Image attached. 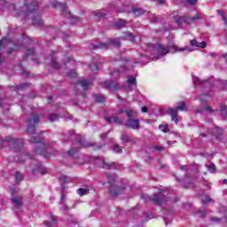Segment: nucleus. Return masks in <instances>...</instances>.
<instances>
[{"label": "nucleus", "instance_id": "nucleus-29", "mask_svg": "<svg viewBox=\"0 0 227 227\" xmlns=\"http://www.w3.org/2000/svg\"><path fill=\"white\" fill-rule=\"evenodd\" d=\"M106 88H110V90H116V82H105Z\"/></svg>", "mask_w": 227, "mask_h": 227}, {"label": "nucleus", "instance_id": "nucleus-34", "mask_svg": "<svg viewBox=\"0 0 227 227\" xmlns=\"http://www.w3.org/2000/svg\"><path fill=\"white\" fill-rule=\"evenodd\" d=\"M103 168L104 169H113V168H116V164L114 162L110 164L107 162H103Z\"/></svg>", "mask_w": 227, "mask_h": 227}, {"label": "nucleus", "instance_id": "nucleus-2", "mask_svg": "<svg viewBox=\"0 0 227 227\" xmlns=\"http://www.w3.org/2000/svg\"><path fill=\"white\" fill-rule=\"evenodd\" d=\"M30 141L31 143H34L35 145V153H37L38 155H43L46 159H49V157H51V155L47 152H49L51 148H54V146H56L55 141L49 142L47 145H45L42 141V137L40 136H32L30 137Z\"/></svg>", "mask_w": 227, "mask_h": 227}, {"label": "nucleus", "instance_id": "nucleus-49", "mask_svg": "<svg viewBox=\"0 0 227 227\" xmlns=\"http://www.w3.org/2000/svg\"><path fill=\"white\" fill-rule=\"evenodd\" d=\"M67 75L69 77H77V72H75V70H71L70 72L67 73Z\"/></svg>", "mask_w": 227, "mask_h": 227}, {"label": "nucleus", "instance_id": "nucleus-6", "mask_svg": "<svg viewBox=\"0 0 227 227\" xmlns=\"http://www.w3.org/2000/svg\"><path fill=\"white\" fill-rule=\"evenodd\" d=\"M178 111H187L185 102L179 103L176 109L168 108L167 111L168 114L171 116V120L176 123V125H178Z\"/></svg>", "mask_w": 227, "mask_h": 227}, {"label": "nucleus", "instance_id": "nucleus-43", "mask_svg": "<svg viewBox=\"0 0 227 227\" xmlns=\"http://www.w3.org/2000/svg\"><path fill=\"white\" fill-rule=\"evenodd\" d=\"M206 168H207L209 172L215 173V165L214 164L206 165Z\"/></svg>", "mask_w": 227, "mask_h": 227}, {"label": "nucleus", "instance_id": "nucleus-53", "mask_svg": "<svg viewBox=\"0 0 227 227\" xmlns=\"http://www.w3.org/2000/svg\"><path fill=\"white\" fill-rule=\"evenodd\" d=\"M110 75H117V76L120 75V70L116 69Z\"/></svg>", "mask_w": 227, "mask_h": 227}, {"label": "nucleus", "instance_id": "nucleus-45", "mask_svg": "<svg viewBox=\"0 0 227 227\" xmlns=\"http://www.w3.org/2000/svg\"><path fill=\"white\" fill-rule=\"evenodd\" d=\"M221 112H222V114L227 118V106H221Z\"/></svg>", "mask_w": 227, "mask_h": 227}, {"label": "nucleus", "instance_id": "nucleus-33", "mask_svg": "<svg viewBox=\"0 0 227 227\" xmlns=\"http://www.w3.org/2000/svg\"><path fill=\"white\" fill-rule=\"evenodd\" d=\"M133 13L135 15H143L145 13V10L141 7H135L133 8Z\"/></svg>", "mask_w": 227, "mask_h": 227}, {"label": "nucleus", "instance_id": "nucleus-55", "mask_svg": "<svg viewBox=\"0 0 227 227\" xmlns=\"http://www.w3.org/2000/svg\"><path fill=\"white\" fill-rule=\"evenodd\" d=\"M102 17H106V14H104V13H98V14H96V19H100Z\"/></svg>", "mask_w": 227, "mask_h": 227}, {"label": "nucleus", "instance_id": "nucleus-22", "mask_svg": "<svg viewBox=\"0 0 227 227\" xmlns=\"http://www.w3.org/2000/svg\"><path fill=\"white\" fill-rule=\"evenodd\" d=\"M67 138L64 139V141H68V139H71V141H74V139H79V136L75 135L74 131H69L66 133Z\"/></svg>", "mask_w": 227, "mask_h": 227}, {"label": "nucleus", "instance_id": "nucleus-5", "mask_svg": "<svg viewBox=\"0 0 227 227\" xmlns=\"http://www.w3.org/2000/svg\"><path fill=\"white\" fill-rule=\"evenodd\" d=\"M193 84L195 86H200V88H206L205 95H212V91H214V85L212 84V81L210 80H200L198 76L192 75Z\"/></svg>", "mask_w": 227, "mask_h": 227}, {"label": "nucleus", "instance_id": "nucleus-7", "mask_svg": "<svg viewBox=\"0 0 227 227\" xmlns=\"http://www.w3.org/2000/svg\"><path fill=\"white\" fill-rule=\"evenodd\" d=\"M123 37L121 38H114V39H110L108 41V43H100L98 45L93 46V50L95 49H101V51H104L106 49H109V47H111V45H114V47H120L121 43L120 41L123 40Z\"/></svg>", "mask_w": 227, "mask_h": 227}, {"label": "nucleus", "instance_id": "nucleus-39", "mask_svg": "<svg viewBox=\"0 0 227 227\" xmlns=\"http://www.w3.org/2000/svg\"><path fill=\"white\" fill-rule=\"evenodd\" d=\"M125 40H129V42H134V35L130 32H126L125 33Z\"/></svg>", "mask_w": 227, "mask_h": 227}, {"label": "nucleus", "instance_id": "nucleus-13", "mask_svg": "<svg viewBox=\"0 0 227 227\" xmlns=\"http://www.w3.org/2000/svg\"><path fill=\"white\" fill-rule=\"evenodd\" d=\"M121 139L125 145H136V140L134 139V137L129 136L126 133L122 134Z\"/></svg>", "mask_w": 227, "mask_h": 227}, {"label": "nucleus", "instance_id": "nucleus-50", "mask_svg": "<svg viewBox=\"0 0 227 227\" xmlns=\"http://www.w3.org/2000/svg\"><path fill=\"white\" fill-rule=\"evenodd\" d=\"M20 45V43H14V44H13V47H14V48L12 49L11 51H8V54H12V52H13L14 50L17 51V49H19Z\"/></svg>", "mask_w": 227, "mask_h": 227}, {"label": "nucleus", "instance_id": "nucleus-40", "mask_svg": "<svg viewBox=\"0 0 227 227\" xmlns=\"http://www.w3.org/2000/svg\"><path fill=\"white\" fill-rule=\"evenodd\" d=\"M28 56H35V50L34 49H30V50L27 51L26 55L24 57V59H27Z\"/></svg>", "mask_w": 227, "mask_h": 227}, {"label": "nucleus", "instance_id": "nucleus-17", "mask_svg": "<svg viewBox=\"0 0 227 227\" xmlns=\"http://www.w3.org/2000/svg\"><path fill=\"white\" fill-rule=\"evenodd\" d=\"M50 217L51 219V222H45L44 224L47 227H55L56 224H58V220L56 219V216H54L52 214H50Z\"/></svg>", "mask_w": 227, "mask_h": 227}, {"label": "nucleus", "instance_id": "nucleus-62", "mask_svg": "<svg viewBox=\"0 0 227 227\" xmlns=\"http://www.w3.org/2000/svg\"><path fill=\"white\" fill-rule=\"evenodd\" d=\"M107 137V135L102 134V135H101V139H104V137Z\"/></svg>", "mask_w": 227, "mask_h": 227}, {"label": "nucleus", "instance_id": "nucleus-1", "mask_svg": "<svg viewBox=\"0 0 227 227\" xmlns=\"http://www.w3.org/2000/svg\"><path fill=\"white\" fill-rule=\"evenodd\" d=\"M122 113H125L128 116V121L125 122V126L128 129H133V130H139V119H133L137 116V111L131 108H121L118 115L114 114L113 117H105V120L108 123H123V119L120 117Z\"/></svg>", "mask_w": 227, "mask_h": 227}, {"label": "nucleus", "instance_id": "nucleus-3", "mask_svg": "<svg viewBox=\"0 0 227 227\" xmlns=\"http://www.w3.org/2000/svg\"><path fill=\"white\" fill-rule=\"evenodd\" d=\"M154 49L156 51V57L153 59V61H157L159 58H164V56H166V54H169V52H184V51H187L188 52L192 51L189 47L178 48L176 44H169L167 46L158 44Z\"/></svg>", "mask_w": 227, "mask_h": 227}, {"label": "nucleus", "instance_id": "nucleus-31", "mask_svg": "<svg viewBox=\"0 0 227 227\" xmlns=\"http://www.w3.org/2000/svg\"><path fill=\"white\" fill-rule=\"evenodd\" d=\"M159 129L161 132L167 133L169 130V125L168 123H162L159 126Z\"/></svg>", "mask_w": 227, "mask_h": 227}, {"label": "nucleus", "instance_id": "nucleus-60", "mask_svg": "<svg viewBox=\"0 0 227 227\" xmlns=\"http://www.w3.org/2000/svg\"><path fill=\"white\" fill-rule=\"evenodd\" d=\"M156 3H159V4H164V0H153Z\"/></svg>", "mask_w": 227, "mask_h": 227}, {"label": "nucleus", "instance_id": "nucleus-44", "mask_svg": "<svg viewBox=\"0 0 227 227\" xmlns=\"http://www.w3.org/2000/svg\"><path fill=\"white\" fill-rule=\"evenodd\" d=\"M95 100H96V102L102 103V102H105L106 98L102 95H98V96H96Z\"/></svg>", "mask_w": 227, "mask_h": 227}, {"label": "nucleus", "instance_id": "nucleus-54", "mask_svg": "<svg viewBox=\"0 0 227 227\" xmlns=\"http://www.w3.org/2000/svg\"><path fill=\"white\" fill-rule=\"evenodd\" d=\"M204 109L205 111H208L209 113H212V107H210L209 106H205Z\"/></svg>", "mask_w": 227, "mask_h": 227}, {"label": "nucleus", "instance_id": "nucleus-24", "mask_svg": "<svg viewBox=\"0 0 227 227\" xmlns=\"http://www.w3.org/2000/svg\"><path fill=\"white\" fill-rule=\"evenodd\" d=\"M93 84V81L91 80H83L80 82V85L83 90H88L89 86H91Z\"/></svg>", "mask_w": 227, "mask_h": 227}, {"label": "nucleus", "instance_id": "nucleus-15", "mask_svg": "<svg viewBox=\"0 0 227 227\" xmlns=\"http://www.w3.org/2000/svg\"><path fill=\"white\" fill-rule=\"evenodd\" d=\"M125 191V187L123 186H118L116 189H110L109 192L111 196H118V194H121Z\"/></svg>", "mask_w": 227, "mask_h": 227}, {"label": "nucleus", "instance_id": "nucleus-18", "mask_svg": "<svg viewBox=\"0 0 227 227\" xmlns=\"http://www.w3.org/2000/svg\"><path fill=\"white\" fill-rule=\"evenodd\" d=\"M190 45H192V47H200V49H205V47H207V43L205 42L198 43V41L196 40H192L190 42Z\"/></svg>", "mask_w": 227, "mask_h": 227}, {"label": "nucleus", "instance_id": "nucleus-14", "mask_svg": "<svg viewBox=\"0 0 227 227\" xmlns=\"http://www.w3.org/2000/svg\"><path fill=\"white\" fill-rule=\"evenodd\" d=\"M128 86L129 87V90L132 91V90H136L137 88V82H136V77L134 76H128Z\"/></svg>", "mask_w": 227, "mask_h": 227}, {"label": "nucleus", "instance_id": "nucleus-59", "mask_svg": "<svg viewBox=\"0 0 227 227\" xmlns=\"http://www.w3.org/2000/svg\"><path fill=\"white\" fill-rule=\"evenodd\" d=\"M142 113H148V108L146 106L142 107Z\"/></svg>", "mask_w": 227, "mask_h": 227}, {"label": "nucleus", "instance_id": "nucleus-32", "mask_svg": "<svg viewBox=\"0 0 227 227\" xmlns=\"http://www.w3.org/2000/svg\"><path fill=\"white\" fill-rule=\"evenodd\" d=\"M53 6L56 8L58 6H60V8H62V12L63 13H67V4H59L58 3L57 1H55V4H53Z\"/></svg>", "mask_w": 227, "mask_h": 227}, {"label": "nucleus", "instance_id": "nucleus-25", "mask_svg": "<svg viewBox=\"0 0 227 227\" xmlns=\"http://www.w3.org/2000/svg\"><path fill=\"white\" fill-rule=\"evenodd\" d=\"M108 182H103V185H107V187H113L114 185V183L116 182V179L113 176H108Z\"/></svg>", "mask_w": 227, "mask_h": 227}, {"label": "nucleus", "instance_id": "nucleus-23", "mask_svg": "<svg viewBox=\"0 0 227 227\" xmlns=\"http://www.w3.org/2000/svg\"><path fill=\"white\" fill-rule=\"evenodd\" d=\"M121 61L124 63V70H131L132 68V61L127 59L126 58L121 59Z\"/></svg>", "mask_w": 227, "mask_h": 227}, {"label": "nucleus", "instance_id": "nucleus-47", "mask_svg": "<svg viewBox=\"0 0 227 227\" xmlns=\"http://www.w3.org/2000/svg\"><path fill=\"white\" fill-rule=\"evenodd\" d=\"M89 67L93 72H95V70H98V65H97L95 62H92Z\"/></svg>", "mask_w": 227, "mask_h": 227}, {"label": "nucleus", "instance_id": "nucleus-56", "mask_svg": "<svg viewBox=\"0 0 227 227\" xmlns=\"http://www.w3.org/2000/svg\"><path fill=\"white\" fill-rule=\"evenodd\" d=\"M211 221H214L215 223H220L221 219L217 218V217H212Z\"/></svg>", "mask_w": 227, "mask_h": 227}, {"label": "nucleus", "instance_id": "nucleus-35", "mask_svg": "<svg viewBox=\"0 0 227 227\" xmlns=\"http://www.w3.org/2000/svg\"><path fill=\"white\" fill-rule=\"evenodd\" d=\"M50 59H51L50 65H51L53 68H59V64L56 62V59L53 56H51Z\"/></svg>", "mask_w": 227, "mask_h": 227}, {"label": "nucleus", "instance_id": "nucleus-27", "mask_svg": "<svg viewBox=\"0 0 227 227\" xmlns=\"http://www.w3.org/2000/svg\"><path fill=\"white\" fill-rule=\"evenodd\" d=\"M217 13L220 17H222V20L224 22V25L227 26V13L224 11L218 10Z\"/></svg>", "mask_w": 227, "mask_h": 227}, {"label": "nucleus", "instance_id": "nucleus-4", "mask_svg": "<svg viewBox=\"0 0 227 227\" xmlns=\"http://www.w3.org/2000/svg\"><path fill=\"white\" fill-rule=\"evenodd\" d=\"M6 143L12 152H20L24 146V140L22 138H15L13 137H7L5 140H0V148Z\"/></svg>", "mask_w": 227, "mask_h": 227}, {"label": "nucleus", "instance_id": "nucleus-10", "mask_svg": "<svg viewBox=\"0 0 227 227\" xmlns=\"http://www.w3.org/2000/svg\"><path fill=\"white\" fill-rule=\"evenodd\" d=\"M201 14H197L194 17L181 16L176 18V24H182L183 22H185L186 24H194V21L201 20Z\"/></svg>", "mask_w": 227, "mask_h": 227}, {"label": "nucleus", "instance_id": "nucleus-36", "mask_svg": "<svg viewBox=\"0 0 227 227\" xmlns=\"http://www.w3.org/2000/svg\"><path fill=\"white\" fill-rule=\"evenodd\" d=\"M125 24H127V22L125 20H120L115 22V26L119 29H121V27H125Z\"/></svg>", "mask_w": 227, "mask_h": 227}, {"label": "nucleus", "instance_id": "nucleus-63", "mask_svg": "<svg viewBox=\"0 0 227 227\" xmlns=\"http://www.w3.org/2000/svg\"><path fill=\"white\" fill-rule=\"evenodd\" d=\"M62 210H68V207H67V206H63Z\"/></svg>", "mask_w": 227, "mask_h": 227}, {"label": "nucleus", "instance_id": "nucleus-26", "mask_svg": "<svg viewBox=\"0 0 227 227\" xmlns=\"http://www.w3.org/2000/svg\"><path fill=\"white\" fill-rule=\"evenodd\" d=\"M67 18L69 19L70 24H77V22L81 20L79 18L73 16L70 12L67 14Z\"/></svg>", "mask_w": 227, "mask_h": 227}, {"label": "nucleus", "instance_id": "nucleus-41", "mask_svg": "<svg viewBox=\"0 0 227 227\" xmlns=\"http://www.w3.org/2000/svg\"><path fill=\"white\" fill-rule=\"evenodd\" d=\"M34 26H42L43 24V21H42V19L37 18L33 20Z\"/></svg>", "mask_w": 227, "mask_h": 227}, {"label": "nucleus", "instance_id": "nucleus-64", "mask_svg": "<svg viewBox=\"0 0 227 227\" xmlns=\"http://www.w3.org/2000/svg\"><path fill=\"white\" fill-rule=\"evenodd\" d=\"M223 184H225V185H227V179H223Z\"/></svg>", "mask_w": 227, "mask_h": 227}, {"label": "nucleus", "instance_id": "nucleus-38", "mask_svg": "<svg viewBox=\"0 0 227 227\" xmlns=\"http://www.w3.org/2000/svg\"><path fill=\"white\" fill-rule=\"evenodd\" d=\"M65 198H66V195H65V187H62L61 198H60V200H59V204H60V205H65Z\"/></svg>", "mask_w": 227, "mask_h": 227}, {"label": "nucleus", "instance_id": "nucleus-51", "mask_svg": "<svg viewBox=\"0 0 227 227\" xmlns=\"http://www.w3.org/2000/svg\"><path fill=\"white\" fill-rule=\"evenodd\" d=\"M10 192L11 194H17V192H19V188L13 186L12 188H11Z\"/></svg>", "mask_w": 227, "mask_h": 227}, {"label": "nucleus", "instance_id": "nucleus-42", "mask_svg": "<svg viewBox=\"0 0 227 227\" xmlns=\"http://www.w3.org/2000/svg\"><path fill=\"white\" fill-rule=\"evenodd\" d=\"M15 178H16V182H20L24 178V176L22 175V173L16 172Z\"/></svg>", "mask_w": 227, "mask_h": 227}, {"label": "nucleus", "instance_id": "nucleus-48", "mask_svg": "<svg viewBox=\"0 0 227 227\" xmlns=\"http://www.w3.org/2000/svg\"><path fill=\"white\" fill-rule=\"evenodd\" d=\"M75 153H77L76 149H70V150L67 152V156H68V157H73V155H75Z\"/></svg>", "mask_w": 227, "mask_h": 227}, {"label": "nucleus", "instance_id": "nucleus-9", "mask_svg": "<svg viewBox=\"0 0 227 227\" xmlns=\"http://www.w3.org/2000/svg\"><path fill=\"white\" fill-rule=\"evenodd\" d=\"M38 123H40V115L38 114L32 115V117L28 120V124L27 127V134H35V130Z\"/></svg>", "mask_w": 227, "mask_h": 227}, {"label": "nucleus", "instance_id": "nucleus-8", "mask_svg": "<svg viewBox=\"0 0 227 227\" xmlns=\"http://www.w3.org/2000/svg\"><path fill=\"white\" fill-rule=\"evenodd\" d=\"M38 6V2H35L31 4H25L21 10L17 13V17H20L23 15V18L26 19L27 15H29V13H33L35 10H36V7Z\"/></svg>", "mask_w": 227, "mask_h": 227}, {"label": "nucleus", "instance_id": "nucleus-11", "mask_svg": "<svg viewBox=\"0 0 227 227\" xmlns=\"http://www.w3.org/2000/svg\"><path fill=\"white\" fill-rule=\"evenodd\" d=\"M169 197L164 196V192H160L158 194L155 193L153 197L151 199V201L154 203V205H164V203H168Z\"/></svg>", "mask_w": 227, "mask_h": 227}, {"label": "nucleus", "instance_id": "nucleus-61", "mask_svg": "<svg viewBox=\"0 0 227 227\" xmlns=\"http://www.w3.org/2000/svg\"><path fill=\"white\" fill-rule=\"evenodd\" d=\"M168 145H175L176 142H173V141H168L167 142Z\"/></svg>", "mask_w": 227, "mask_h": 227}, {"label": "nucleus", "instance_id": "nucleus-16", "mask_svg": "<svg viewBox=\"0 0 227 227\" xmlns=\"http://www.w3.org/2000/svg\"><path fill=\"white\" fill-rule=\"evenodd\" d=\"M34 173H40V175H45L47 173V169H45L43 167H42V164L38 162L36 164V167L34 168Z\"/></svg>", "mask_w": 227, "mask_h": 227}, {"label": "nucleus", "instance_id": "nucleus-21", "mask_svg": "<svg viewBox=\"0 0 227 227\" xmlns=\"http://www.w3.org/2000/svg\"><path fill=\"white\" fill-rule=\"evenodd\" d=\"M213 136H215L216 139L221 140V136H223V129L215 127L213 130Z\"/></svg>", "mask_w": 227, "mask_h": 227}, {"label": "nucleus", "instance_id": "nucleus-46", "mask_svg": "<svg viewBox=\"0 0 227 227\" xmlns=\"http://www.w3.org/2000/svg\"><path fill=\"white\" fill-rule=\"evenodd\" d=\"M113 150L115 153H121V147L119 145H114Z\"/></svg>", "mask_w": 227, "mask_h": 227}, {"label": "nucleus", "instance_id": "nucleus-20", "mask_svg": "<svg viewBox=\"0 0 227 227\" xmlns=\"http://www.w3.org/2000/svg\"><path fill=\"white\" fill-rule=\"evenodd\" d=\"M12 201L15 208H20L22 207V198L12 197Z\"/></svg>", "mask_w": 227, "mask_h": 227}, {"label": "nucleus", "instance_id": "nucleus-30", "mask_svg": "<svg viewBox=\"0 0 227 227\" xmlns=\"http://www.w3.org/2000/svg\"><path fill=\"white\" fill-rule=\"evenodd\" d=\"M59 182L61 184H69V182H72V178L67 176H61L59 178Z\"/></svg>", "mask_w": 227, "mask_h": 227}, {"label": "nucleus", "instance_id": "nucleus-58", "mask_svg": "<svg viewBox=\"0 0 227 227\" xmlns=\"http://www.w3.org/2000/svg\"><path fill=\"white\" fill-rule=\"evenodd\" d=\"M185 169H187V165H182V166L180 167V170H181V171H185Z\"/></svg>", "mask_w": 227, "mask_h": 227}, {"label": "nucleus", "instance_id": "nucleus-57", "mask_svg": "<svg viewBox=\"0 0 227 227\" xmlns=\"http://www.w3.org/2000/svg\"><path fill=\"white\" fill-rule=\"evenodd\" d=\"M21 159H31V155H29V154H23V155H21Z\"/></svg>", "mask_w": 227, "mask_h": 227}, {"label": "nucleus", "instance_id": "nucleus-37", "mask_svg": "<svg viewBox=\"0 0 227 227\" xmlns=\"http://www.w3.org/2000/svg\"><path fill=\"white\" fill-rule=\"evenodd\" d=\"M210 201H212V199L210 197H208L207 195H203L202 196V203L204 205H207V204L210 203Z\"/></svg>", "mask_w": 227, "mask_h": 227}, {"label": "nucleus", "instance_id": "nucleus-12", "mask_svg": "<svg viewBox=\"0 0 227 227\" xmlns=\"http://www.w3.org/2000/svg\"><path fill=\"white\" fill-rule=\"evenodd\" d=\"M59 111L62 113L59 115L56 114H50V116H49L50 121H51V122L58 121L59 120V118H63V116H67V111H65V109L59 108Z\"/></svg>", "mask_w": 227, "mask_h": 227}, {"label": "nucleus", "instance_id": "nucleus-52", "mask_svg": "<svg viewBox=\"0 0 227 227\" xmlns=\"http://www.w3.org/2000/svg\"><path fill=\"white\" fill-rule=\"evenodd\" d=\"M198 0H187V4L191 5L196 4Z\"/></svg>", "mask_w": 227, "mask_h": 227}, {"label": "nucleus", "instance_id": "nucleus-28", "mask_svg": "<svg viewBox=\"0 0 227 227\" xmlns=\"http://www.w3.org/2000/svg\"><path fill=\"white\" fill-rule=\"evenodd\" d=\"M88 192H90V189L88 188H79L77 190V194H79V196H86Z\"/></svg>", "mask_w": 227, "mask_h": 227}, {"label": "nucleus", "instance_id": "nucleus-19", "mask_svg": "<svg viewBox=\"0 0 227 227\" xmlns=\"http://www.w3.org/2000/svg\"><path fill=\"white\" fill-rule=\"evenodd\" d=\"M173 217V211H165L163 219L165 221V224L171 223V218Z\"/></svg>", "mask_w": 227, "mask_h": 227}]
</instances>
